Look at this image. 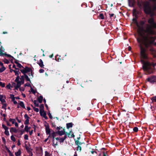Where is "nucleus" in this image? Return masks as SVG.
<instances>
[{"mask_svg": "<svg viewBox=\"0 0 156 156\" xmlns=\"http://www.w3.org/2000/svg\"><path fill=\"white\" fill-rule=\"evenodd\" d=\"M148 23L150 25L149 26L148 24L147 26H149L146 30L144 29L143 26L145 24V21L141 20L136 25L138 28L137 32L139 36L136 38V40L138 43H140L143 42L145 47L148 48L154 41L155 37L151 36L155 34V32L152 30L156 29V22L153 17L149 19Z\"/></svg>", "mask_w": 156, "mask_h": 156, "instance_id": "1", "label": "nucleus"}, {"mask_svg": "<svg viewBox=\"0 0 156 156\" xmlns=\"http://www.w3.org/2000/svg\"><path fill=\"white\" fill-rule=\"evenodd\" d=\"M140 55L141 59V62L143 63V69L146 72L145 74L148 75L153 73L154 71V69L152 68L150 63L148 62H145L144 59L148 58L147 54L146 53V50L144 47L140 45Z\"/></svg>", "mask_w": 156, "mask_h": 156, "instance_id": "2", "label": "nucleus"}, {"mask_svg": "<svg viewBox=\"0 0 156 156\" xmlns=\"http://www.w3.org/2000/svg\"><path fill=\"white\" fill-rule=\"evenodd\" d=\"M156 10V5H155L152 7L150 3L148 2H146V3L144 5V11L146 14H151L153 13V11Z\"/></svg>", "mask_w": 156, "mask_h": 156, "instance_id": "3", "label": "nucleus"}, {"mask_svg": "<svg viewBox=\"0 0 156 156\" xmlns=\"http://www.w3.org/2000/svg\"><path fill=\"white\" fill-rule=\"evenodd\" d=\"M20 70L24 75V74H27L26 73H27L28 72H30L31 75L32 76L31 78L34 77L33 70L30 68H29L27 66H26L25 67L23 68V69H20Z\"/></svg>", "mask_w": 156, "mask_h": 156, "instance_id": "4", "label": "nucleus"}, {"mask_svg": "<svg viewBox=\"0 0 156 156\" xmlns=\"http://www.w3.org/2000/svg\"><path fill=\"white\" fill-rule=\"evenodd\" d=\"M150 83L153 84L156 83V76H152L146 79Z\"/></svg>", "mask_w": 156, "mask_h": 156, "instance_id": "5", "label": "nucleus"}, {"mask_svg": "<svg viewBox=\"0 0 156 156\" xmlns=\"http://www.w3.org/2000/svg\"><path fill=\"white\" fill-rule=\"evenodd\" d=\"M24 117L25 119H26L24 122V124L26 125H29L30 123L29 119H30V118L29 117L28 115L26 114L24 115Z\"/></svg>", "mask_w": 156, "mask_h": 156, "instance_id": "6", "label": "nucleus"}, {"mask_svg": "<svg viewBox=\"0 0 156 156\" xmlns=\"http://www.w3.org/2000/svg\"><path fill=\"white\" fill-rule=\"evenodd\" d=\"M45 130L46 134L47 135L49 134V136L48 137H50L51 135L50 129L49 128V126L48 125L47 126H45Z\"/></svg>", "mask_w": 156, "mask_h": 156, "instance_id": "7", "label": "nucleus"}, {"mask_svg": "<svg viewBox=\"0 0 156 156\" xmlns=\"http://www.w3.org/2000/svg\"><path fill=\"white\" fill-rule=\"evenodd\" d=\"M133 16L136 18H138V15L139 14L140 12L136 9H133Z\"/></svg>", "mask_w": 156, "mask_h": 156, "instance_id": "8", "label": "nucleus"}, {"mask_svg": "<svg viewBox=\"0 0 156 156\" xmlns=\"http://www.w3.org/2000/svg\"><path fill=\"white\" fill-rule=\"evenodd\" d=\"M65 129H63V130L61 131H56V133L59 135L60 136H62V135L66 134V132L65 131Z\"/></svg>", "mask_w": 156, "mask_h": 156, "instance_id": "9", "label": "nucleus"}, {"mask_svg": "<svg viewBox=\"0 0 156 156\" xmlns=\"http://www.w3.org/2000/svg\"><path fill=\"white\" fill-rule=\"evenodd\" d=\"M128 4L129 6L134 7L135 4V0H128Z\"/></svg>", "mask_w": 156, "mask_h": 156, "instance_id": "10", "label": "nucleus"}, {"mask_svg": "<svg viewBox=\"0 0 156 156\" xmlns=\"http://www.w3.org/2000/svg\"><path fill=\"white\" fill-rule=\"evenodd\" d=\"M146 3V2H144L142 1H138L137 5L139 8L141 9L142 8L143 5H144H144Z\"/></svg>", "mask_w": 156, "mask_h": 156, "instance_id": "11", "label": "nucleus"}, {"mask_svg": "<svg viewBox=\"0 0 156 156\" xmlns=\"http://www.w3.org/2000/svg\"><path fill=\"white\" fill-rule=\"evenodd\" d=\"M37 63L40 67L42 68H44V66L43 64V62L42 59H40L39 61Z\"/></svg>", "mask_w": 156, "mask_h": 156, "instance_id": "12", "label": "nucleus"}, {"mask_svg": "<svg viewBox=\"0 0 156 156\" xmlns=\"http://www.w3.org/2000/svg\"><path fill=\"white\" fill-rule=\"evenodd\" d=\"M61 56L56 55L55 56V60L58 62H60L62 60V58H61Z\"/></svg>", "mask_w": 156, "mask_h": 156, "instance_id": "13", "label": "nucleus"}, {"mask_svg": "<svg viewBox=\"0 0 156 156\" xmlns=\"http://www.w3.org/2000/svg\"><path fill=\"white\" fill-rule=\"evenodd\" d=\"M10 132L11 133H12V132L16 133L17 132V130L15 128L11 127L10 129Z\"/></svg>", "mask_w": 156, "mask_h": 156, "instance_id": "14", "label": "nucleus"}, {"mask_svg": "<svg viewBox=\"0 0 156 156\" xmlns=\"http://www.w3.org/2000/svg\"><path fill=\"white\" fill-rule=\"evenodd\" d=\"M25 148L26 149L28 153H30L32 151V149H31L26 144L25 145Z\"/></svg>", "mask_w": 156, "mask_h": 156, "instance_id": "15", "label": "nucleus"}, {"mask_svg": "<svg viewBox=\"0 0 156 156\" xmlns=\"http://www.w3.org/2000/svg\"><path fill=\"white\" fill-rule=\"evenodd\" d=\"M67 135H65L63 137H61L60 138V142L61 143H63L64 140L67 138Z\"/></svg>", "mask_w": 156, "mask_h": 156, "instance_id": "16", "label": "nucleus"}, {"mask_svg": "<svg viewBox=\"0 0 156 156\" xmlns=\"http://www.w3.org/2000/svg\"><path fill=\"white\" fill-rule=\"evenodd\" d=\"M43 100V97L42 96H40L37 98V100L40 103H42Z\"/></svg>", "mask_w": 156, "mask_h": 156, "instance_id": "17", "label": "nucleus"}, {"mask_svg": "<svg viewBox=\"0 0 156 156\" xmlns=\"http://www.w3.org/2000/svg\"><path fill=\"white\" fill-rule=\"evenodd\" d=\"M40 115L42 116L43 117L44 116V115H46V113L44 111H41V110H40Z\"/></svg>", "mask_w": 156, "mask_h": 156, "instance_id": "18", "label": "nucleus"}, {"mask_svg": "<svg viewBox=\"0 0 156 156\" xmlns=\"http://www.w3.org/2000/svg\"><path fill=\"white\" fill-rule=\"evenodd\" d=\"M19 101L20 102L19 104L20 106L23 108L26 109L25 107L23 102L20 101Z\"/></svg>", "mask_w": 156, "mask_h": 156, "instance_id": "19", "label": "nucleus"}, {"mask_svg": "<svg viewBox=\"0 0 156 156\" xmlns=\"http://www.w3.org/2000/svg\"><path fill=\"white\" fill-rule=\"evenodd\" d=\"M73 126V124L72 122H70L66 124V127L67 129H69V128L72 127Z\"/></svg>", "mask_w": 156, "mask_h": 156, "instance_id": "20", "label": "nucleus"}, {"mask_svg": "<svg viewBox=\"0 0 156 156\" xmlns=\"http://www.w3.org/2000/svg\"><path fill=\"white\" fill-rule=\"evenodd\" d=\"M21 153V151L20 149H19L17 152L15 153V154L16 156H20V155Z\"/></svg>", "mask_w": 156, "mask_h": 156, "instance_id": "21", "label": "nucleus"}, {"mask_svg": "<svg viewBox=\"0 0 156 156\" xmlns=\"http://www.w3.org/2000/svg\"><path fill=\"white\" fill-rule=\"evenodd\" d=\"M3 50L2 49V46H1L0 48V55L3 56L4 55V53H3Z\"/></svg>", "mask_w": 156, "mask_h": 156, "instance_id": "22", "label": "nucleus"}, {"mask_svg": "<svg viewBox=\"0 0 156 156\" xmlns=\"http://www.w3.org/2000/svg\"><path fill=\"white\" fill-rule=\"evenodd\" d=\"M21 78H20V80H21V82L22 83V84H23L24 83V76H21Z\"/></svg>", "mask_w": 156, "mask_h": 156, "instance_id": "23", "label": "nucleus"}, {"mask_svg": "<svg viewBox=\"0 0 156 156\" xmlns=\"http://www.w3.org/2000/svg\"><path fill=\"white\" fill-rule=\"evenodd\" d=\"M24 78H25L26 80L30 82L31 83V80L30 78H29L27 74H24Z\"/></svg>", "mask_w": 156, "mask_h": 156, "instance_id": "24", "label": "nucleus"}, {"mask_svg": "<svg viewBox=\"0 0 156 156\" xmlns=\"http://www.w3.org/2000/svg\"><path fill=\"white\" fill-rule=\"evenodd\" d=\"M98 18L99 19L103 20L104 19V16L103 13H100L98 16Z\"/></svg>", "mask_w": 156, "mask_h": 156, "instance_id": "25", "label": "nucleus"}, {"mask_svg": "<svg viewBox=\"0 0 156 156\" xmlns=\"http://www.w3.org/2000/svg\"><path fill=\"white\" fill-rule=\"evenodd\" d=\"M6 69V68L4 66H3L1 68H0V73H2Z\"/></svg>", "mask_w": 156, "mask_h": 156, "instance_id": "26", "label": "nucleus"}, {"mask_svg": "<svg viewBox=\"0 0 156 156\" xmlns=\"http://www.w3.org/2000/svg\"><path fill=\"white\" fill-rule=\"evenodd\" d=\"M40 110H41V111H44V105L43 104H41L40 106Z\"/></svg>", "mask_w": 156, "mask_h": 156, "instance_id": "27", "label": "nucleus"}, {"mask_svg": "<svg viewBox=\"0 0 156 156\" xmlns=\"http://www.w3.org/2000/svg\"><path fill=\"white\" fill-rule=\"evenodd\" d=\"M16 83L17 84L16 86H17V87L20 88L22 84V83L20 81H19L18 82H17Z\"/></svg>", "mask_w": 156, "mask_h": 156, "instance_id": "28", "label": "nucleus"}, {"mask_svg": "<svg viewBox=\"0 0 156 156\" xmlns=\"http://www.w3.org/2000/svg\"><path fill=\"white\" fill-rule=\"evenodd\" d=\"M109 15H110V17L111 19H112V18H113L114 19H115L116 17V16L114 15V14H111L110 13L109 14Z\"/></svg>", "mask_w": 156, "mask_h": 156, "instance_id": "29", "label": "nucleus"}, {"mask_svg": "<svg viewBox=\"0 0 156 156\" xmlns=\"http://www.w3.org/2000/svg\"><path fill=\"white\" fill-rule=\"evenodd\" d=\"M56 132L53 131V133H52V137H53V139H54L55 136H56Z\"/></svg>", "mask_w": 156, "mask_h": 156, "instance_id": "30", "label": "nucleus"}, {"mask_svg": "<svg viewBox=\"0 0 156 156\" xmlns=\"http://www.w3.org/2000/svg\"><path fill=\"white\" fill-rule=\"evenodd\" d=\"M16 65L20 69H21V68H24V67L19 63H17Z\"/></svg>", "mask_w": 156, "mask_h": 156, "instance_id": "31", "label": "nucleus"}, {"mask_svg": "<svg viewBox=\"0 0 156 156\" xmlns=\"http://www.w3.org/2000/svg\"><path fill=\"white\" fill-rule=\"evenodd\" d=\"M34 103L35 106L37 107H38L39 106V105L38 103H37V101L36 100H34Z\"/></svg>", "mask_w": 156, "mask_h": 156, "instance_id": "32", "label": "nucleus"}, {"mask_svg": "<svg viewBox=\"0 0 156 156\" xmlns=\"http://www.w3.org/2000/svg\"><path fill=\"white\" fill-rule=\"evenodd\" d=\"M6 150L8 152L10 156H11L12 155H13V154L11 153L10 150L7 147L6 148Z\"/></svg>", "mask_w": 156, "mask_h": 156, "instance_id": "33", "label": "nucleus"}, {"mask_svg": "<svg viewBox=\"0 0 156 156\" xmlns=\"http://www.w3.org/2000/svg\"><path fill=\"white\" fill-rule=\"evenodd\" d=\"M17 76L15 80V81L16 82L20 81H19V79H20V77L19 75H18V76Z\"/></svg>", "mask_w": 156, "mask_h": 156, "instance_id": "34", "label": "nucleus"}, {"mask_svg": "<svg viewBox=\"0 0 156 156\" xmlns=\"http://www.w3.org/2000/svg\"><path fill=\"white\" fill-rule=\"evenodd\" d=\"M2 108L4 109H6V107L7 106V105L6 103H4L3 104H2Z\"/></svg>", "mask_w": 156, "mask_h": 156, "instance_id": "35", "label": "nucleus"}, {"mask_svg": "<svg viewBox=\"0 0 156 156\" xmlns=\"http://www.w3.org/2000/svg\"><path fill=\"white\" fill-rule=\"evenodd\" d=\"M138 18H133L132 20L133 21H134L135 23L136 24V25H137V23H138V22L137 20V19Z\"/></svg>", "mask_w": 156, "mask_h": 156, "instance_id": "36", "label": "nucleus"}, {"mask_svg": "<svg viewBox=\"0 0 156 156\" xmlns=\"http://www.w3.org/2000/svg\"><path fill=\"white\" fill-rule=\"evenodd\" d=\"M30 90L31 92L34 94H35L37 92L36 90H34L33 88L32 87H30Z\"/></svg>", "mask_w": 156, "mask_h": 156, "instance_id": "37", "label": "nucleus"}, {"mask_svg": "<svg viewBox=\"0 0 156 156\" xmlns=\"http://www.w3.org/2000/svg\"><path fill=\"white\" fill-rule=\"evenodd\" d=\"M0 86L2 87H4L5 86V83L1 82H0Z\"/></svg>", "mask_w": 156, "mask_h": 156, "instance_id": "38", "label": "nucleus"}, {"mask_svg": "<svg viewBox=\"0 0 156 156\" xmlns=\"http://www.w3.org/2000/svg\"><path fill=\"white\" fill-rule=\"evenodd\" d=\"M11 140L15 142L16 141V139L13 135H12L11 136Z\"/></svg>", "mask_w": 156, "mask_h": 156, "instance_id": "39", "label": "nucleus"}, {"mask_svg": "<svg viewBox=\"0 0 156 156\" xmlns=\"http://www.w3.org/2000/svg\"><path fill=\"white\" fill-rule=\"evenodd\" d=\"M2 126L3 128L5 130H8V128L6 126H5V125L3 124L2 125Z\"/></svg>", "mask_w": 156, "mask_h": 156, "instance_id": "40", "label": "nucleus"}, {"mask_svg": "<svg viewBox=\"0 0 156 156\" xmlns=\"http://www.w3.org/2000/svg\"><path fill=\"white\" fill-rule=\"evenodd\" d=\"M29 129H28V126L27 125H26L25 126V127L24 128V130L27 132H29Z\"/></svg>", "mask_w": 156, "mask_h": 156, "instance_id": "41", "label": "nucleus"}, {"mask_svg": "<svg viewBox=\"0 0 156 156\" xmlns=\"http://www.w3.org/2000/svg\"><path fill=\"white\" fill-rule=\"evenodd\" d=\"M151 100H152V101L154 102H156V96L153 97L151 99Z\"/></svg>", "mask_w": 156, "mask_h": 156, "instance_id": "42", "label": "nucleus"}, {"mask_svg": "<svg viewBox=\"0 0 156 156\" xmlns=\"http://www.w3.org/2000/svg\"><path fill=\"white\" fill-rule=\"evenodd\" d=\"M51 125L52 127H55L56 125L55 122H53L52 121L51 122Z\"/></svg>", "mask_w": 156, "mask_h": 156, "instance_id": "43", "label": "nucleus"}, {"mask_svg": "<svg viewBox=\"0 0 156 156\" xmlns=\"http://www.w3.org/2000/svg\"><path fill=\"white\" fill-rule=\"evenodd\" d=\"M133 130L135 132H137L138 130V127H135L133 129Z\"/></svg>", "mask_w": 156, "mask_h": 156, "instance_id": "44", "label": "nucleus"}, {"mask_svg": "<svg viewBox=\"0 0 156 156\" xmlns=\"http://www.w3.org/2000/svg\"><path fill=\"white\" fill-rule=\"evenodd\" d=\"M4 55L8 57H11L12 58H13V57L11 55H9V54H7L5 53H4Z\"/></svg>", "mask_w": 156, "mask_h": 156, "instance_id": "45", "label": "nucleus"}, {"mask_svg": "<svg viewBox=\"0 0 156 156\" xmlns=\"http://www.w3.org/2000/svg\"><path fill=\"white\" fill-rule=\"evenodd\" d=\"M11 87V84L10 83H9L6 87V88L8 89H10Z\"/></svg>", "mask_w": 156, "mask_h": 156, "instance_id": "46", "label": "nucleus"}, {"mask_svg": "<svg viewBox=\"0 0 156 156\" xmlns=\"http://www.w3.org/2000/svg\"><path fill=\"white\" fill-rule=\"evenodd\" d=\"M150 51L151 52L152 54L154 52H155V51H156V50H154L153 48H150Z\"/></svg>", "mask_w": 156, "mask_h": 156, "instance_id": "47", "label": "nucleus"}, {"mask_svg": "<svg viewBox=\"0 0 156 156\" xmlns=\"http://www.w3.org/2000/svg\"><path fill=\"white\" fill-rule=\"evenodd\" d=\"M80 136L78 137L77 138V140H75L74 139L75 141V143H78V141H79L80 139Z\"/></svg>", "mask_w": 156, "mask_h": 156, "instance_id": "48", "label": "nucleus"}, {"mask_svg": "<svg viewBox=\"0 0 156 156\" xmlns=\"http://www.w3.org/2000/svg\"><path fill=\"white\" fill-rule=\"evenodd\" d=\"M24 139L25 140H28L29 138H28V135H27V134H25L24 135Z\"/></svg>", "mask_w": 156, "mask_h": 156, "instance_id": "49", "label": "nucleus"}, {"mask_svg": "<svg viewBox=\"0 0 156 156\" xmlns=\"http://www.w3.org/2000/svg\"><path fill=\"white\" fill-rule=\"evenodd\" d=\"M5 134L7 136H9V133L8 130H5Z\"/></svg>", "mask_w": 156, "mask_h": 156, "instance_id": "50", "label": "nucleus"}, {"mask_svg": "<svg viewBox=\"0 0 156 156\" xmlns=\"http://www.w3.org/2000/svg\"><path fill=\"white\" fill-rule=\"evenodd\" d=\"M25 87H31V86L30 84L29 83H26L24 85Z\"/></svg>", "mask_w": 156, "mask_h": 156, "instance_id": "51", "label": "nucleus"}, {"mask_svg": "<svg viewBox=\"0 0 156 156\" xmlns=\"http://www.w3.org/2000/svg\"><path fill=\"white\" fill-rule=\"evenodd\" d=\"M33 108L34 109V110L37 112H39V109L37 108H36L35 107H33Z\"/></svg>", "mask_w": 156, "mask_h": 156, "instance_id": "52", "label": "nucleus"}, {"mask_svg": "<svg viewBox=\"0 0 156 156\" xmlns=\"http://www.w3.org/2000/svg\"><path fill=\"white\" fill-rule=\"evenodd\" d=\"M20 74L21 73L20 72H19V69L16 72V73L15 74V75L18 76V75H19V74Z\"/></svg>", "mask_w": 156, "mask_h": 156, "instance_id": "53", "label": "nucleus"}, {"mask_svg": "<svg viewBox=\"0 0 156 156\" xmlns=\"http://www.w3.org/2000/svg\"><path fill=\"white\" fill-rule=\"evenodd\" d=\"M20 90L21 91H23L25 90V88L23 87H20Z\"/></svg>", "mask_w": 156, "mask_h": 156, "instance_id": "54", "label": "nucleus"}, {"mask_svg": "<svg viewBox=\"0 0 156 156\" xmlns=\"http://www.w3.org/2000/svg\"><path fill=\"white\" fill-rule=\"evenodd\" d=\"M45 156H50V154L47 151H46L45 152Z\"/></svg>", "mask_w": 156, "mask_h": 156, "instance_id": "55", "label": "nucleus"}, {"mask_svg": "<svg viewBox=\"0 0 156 156\" xmlns=\"http://www.w3.org/2000/svg\"><path fill=\"white\" fill-rule=\"evenodd\" d=\"M48 115L50 119H52V116L50 112H49L48 113Z\"/></svg>", "mask_w": 156, "mask_h": 156, "instance_id": "56", "label": "nucleus"}, {"mask_svg": "<svg viewBox=\"0 0 156 156\" xmlns=\"http://www.w3.org/2000/svg\"><path fill=\"white\" fill-rule=\"evenodd\" d=\"M90 152H91V153L93 154H94V153L97 154V152L96 151L94 150H93V149H92V150Z\"/></svg>", "mask_w": 156, "mask_h": 156, "instance_id": "57", "label": "nucleus"}, {"mask_svg": "<svg viewBox=\"0 0 156 156\" xmlns=\"http://www.w3.org/2000/svg\"><path fill=\"white\" fill-rule=\"evenodd\" d=\"M82 144H83V143L80 142L79 141H78V143H75L76 144L77 146L81 145Z\"/></svg>", "mask_w": 156, "mask_h": 156, "instance_id": "58", "label": "nucleus"}, {"mask_svg": "<svg viewBox=\"0 0 156 156\" xmlns=\"http://www.w3.org/2000/svg\"><path fill=\"white\" fill-rule=\"evenodd\" d=\"M4 62L6 64H8L9 63V61L7 59H5L4 61Z\"/></svg>", "mask_w": 156, "mask_h": 156, "instance_id": "59", "label": "nucleus"}, {"mask_svg": "<svg viewBox=\"0 0 156 156\" xmlns=\"http://www.w3.org/2000/svg\"><path fill=\"white\" fill-rule=\"evenodd\" d=\"M5 98L4 99H2V100L1 101L2 102V104H4V103L6 101L5 100Z\"/></svg>", "mask_w": 156, "mask_h": 156, "instance_id": "60", "label": "nucleus"}, {"mask_svg": "<svg viewBox=\"0 0 156 156\" xmlns=\"http://www.w3.org/2000/svg\"><path fill=\"white\" fill-rule=\"evenodd\" d=\"M77 150H78L79 149L80 150V151H81V147L80 146V145L79 146H78L77 147Z\"/></svg>", "mask_w": 156, "mask_h": 156, "instance_id": "61", "label": "nucleus"}, {"mask_svg": "<svg viewBox=\"0 0 156 156\" xmlns=\"http://www.w3.org/2000/svg\"><path fill=\"white\" fill-rule=\"evenodd\" d=\"M39 72L41 73H43L44 72V70L43 69H41L39 70Z\"/></svg>", "mask_w": 156, "mask_h": 156, "instance_id": "62", "label": "nucleus"}, {"mask_svg": "<svg viewBox=\"0 0 156 156\" xmlns=\"http://www.w3.org/2000/svg\"><path fill=\"white\" fill-rule=\"evenodd\" d=\"M61 129H62V127H61L60 126H59V127H56V129H57L58 131H60L59 130Z\"/></svg>", "mask_w": 156, "mask_h": 156, "instance_id": "63", "label": "nucleus"}, {"mask_svg": "<svg viewBox=\"0 0 156 156\" xmlns=\"http://www.w3.org/2000/svg\"><path fill=\"white\" fill-rule=\"evenodd\" d=\"M152 54L153 55V57L154 58H156V51H155V52H154Z\"/></svg>", "mask_w": 156, "mask_h": 156, "instance_id": "64", "label": "nucleus"}]
</instances>
